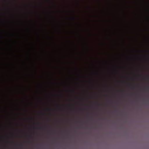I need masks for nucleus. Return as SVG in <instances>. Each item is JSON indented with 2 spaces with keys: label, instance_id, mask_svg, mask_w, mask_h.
Here are the masks:
<instances>
[{
  "label": "nucleus",
  "instance_id": "1",
  "mask_svg": "<svg viewBox=\"0 0 149 149\" xmlns=\"http://www.w3.org/2000/svg\"><path fill=\"white\" fill-rule=\"evenodd\" d=\"M17 146H19V148L21 149H24L22 147H21L22 146L21 144H17Z\"/></svg>",
  "mask_w": 149,
  "mask_h": 149
},
{
  "label": "nucleus",
  "instance_id": "2",
  "mask_svg": "<svg viewBox=\"0 0 149 149\" xmlns=\"http://www.w3.org/2000/svg\"><path fill=\"white\" fill-rule=\"evenodd\" d=\"M146 89V90H148V89H149V88H146V89Z\"/></svg>",
  "mask_w": 149,
  "mask_h": 149
}]
</instances>
